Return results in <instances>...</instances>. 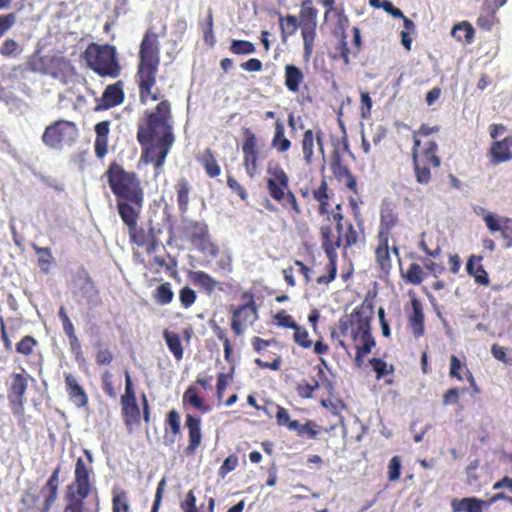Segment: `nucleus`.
<instances>
[{
	"label": "nucleus",
	"mask_w": 512,
	"mask_h": 512,
	"mask_svg": "<svg viewBox=\"0 0 512 512\" xmlns=\"http://www.w3.org/2000/svg\"><path fill=\"white\" fill-rule=\"evenodd\" d=\"M58 317L60 318V320L62 322V327H63V330L66 335L71 334V332L75 331L74 325L71 322V320L69 319V317L66 313V310L63 306H61L58 311Z\"/></svg>",
	"instance_id": "obj_59"
},
{
	"label": "nucleus",
	"mask_w": 512,
	"mask_h": 512,
	"mask_svg": "<svg viewBox=\"0 0 512 512\" xmlns=\"http://www.w3.org/2000/svg\"><path fill=\"white\" fill-rule=\"evenodd\" d=\"M237 458L234 456L227 457L219 469V474L225 476L227 473L233 471L237 466Z\"/></svg>",
	"instance_id": "obj_62"
},
{
	"label": "nucleus",
	"mask_w": 512,
	"mask_h": 512,
	"mask_svg": "<svg viewBox=\"0 0 512 512\" xmlns=\"http://www.w3.org/2000/svg\"><path fill=\"white\" fill-rule=\"evenodd\" d=\"M138 83H139V95L142 103L146 102V99L150 97L153 101L159 99L158 92L152 91L153 86L156 83V74H153V80L151 83L146 82L144 76L142 74L137 73Z\"/></svg>",
	"instance_id": "obj_23"
},
{
	"label": "nucleus",
	"mask_w": 512,
	"mask_h": 512,
	"mask_svg": "<svg viewBox=\"0 0 512 512\" xmlns=\"http://www.w3.org/2000/svg\"><path fill=\"white\" fill-rule=\"evenodd\" d=\"M106 175L117 201H143V189L135 173L127 172L119 164L112 163L106 171Z\"/></svg>",
	"instance_id": "obj_2"
},
{
	"label": "nucleus",
	"mask_w": 512,
	"mask_h": 512,
	"mask_svg": "<svg viewBox=\"0 0 512 512\" xmlns=\"http://www.w3.org/2000/svg\"><path fill=\"white\" fill-rule=\"evenodd\" d=\"M438 150V145L434 141H429L424 150V157L427 164H431L434 167H439L441 165L440 158L436 155Z\"/></svg>",
	"instance_id": "obj_38"
},
{
	"label": "nucleus",
	"mask_w": 512,
	"mask_h": 512,
	"mask_svg": "<svg viewBox=\"0 0 512 512\" xmlns=\"http://www.w3.org/2000/svg\"><path fill=\"white\" fill-rule=\"evenodd\" d=\"M298 28V20L293 15H287L284 22L281 23L282 33L294 34Z\"/></svg>",
	"instance_id": "obj_52"
},
{
	"label": "nucleus",
	"mask_w": 512,
	"mask_h": 512,
	"mask_svg": "<svg viewBox=\"0 0 512 512\" xmlns=\"http://www.w3.org/2000/svg\"><path fill=\"white\" fill-rule=\"evenodd\" d=\"M109 121H101L95 125V154L98 158H103L107 153L108 134H109Z\"/></svg>",
	"instance_id": "obj_14"
},
{
	"label": "nucleus",
	"mask_w": 512,
	"mask_h": 512,
	"mask_svg": "<svg viewBox=\"0 0 512 512\" xmlns=\"http://www.w3.org/2000/svg\"><path fill=\"white\" fill-rule=\"evenodd\" d=\"M173 296L171 284L168 282L159 285L156 289L157 301L162 305L169 304L173 300Z\"/></svg>",
	"instance_id": "obj_36"
},
{
	"label": "nucleus",
	"mask_w": 512,
	"mask_h": 512,
	"mask_svg": "<svg viewBox=\"0 0 512 512\" xmlns=\"http://www.w3.org/2000/svg\"><path fill=\"white\" fill-rule=\"evenodd\" d=\"M401 474V459L398 456L392 457L388 465V479L396 481Z\"/></svg>",
	"instance_id": "obj_43"
},
{
	"label": "nucleus",
	"mask_w": 512,
	"mask_h": 512,
	"mask_svg": "<svg viewBox=\"0 0 512 512\" xmlns=\"http://www.w3.org/2000/svg\"><path fill=\"white\" fill-rule=\"evenodd\" d=\"M331 169L337 177H344L349 175L351 171L349 168L342 164L339 151L334 149L331 161Z\"/></svg>",
	"instance_id": "obj_37"
},
{
	"label": "nucleus",
	"mask_w": 512,
	"mask_h": 512,
	"mask_svg": "<svg viewBox=\"0 0 512 512\" xmlns=\"http://www.w3.org/2000/svg\"><path fill=\"white\" fill-rule=\"evenodd\" d=\"M353 322L357 325V330L360 332L361 337L372 335L371 333V315H364L362 308H356L351 314Z\"/></svg>",
	"instance_id": "obj_21"
},
{
	"label": "nucleus",
	"mask_w": 512,
	"mask_h": 512,
	"mask_svg": "<svg viewBox=\"0 0 512 512\" xmlns=\"http://www.w3.org/2000/svg\"><path fill=\"white\" fill-rule=\"evenodd\" d=\"M246 139L243 143L242 150L244 153V163L246 166L247 173L250 177H253V172L249 167V161H252L253 170L256 168L258 152L256 150V136L249 128L244 130Z\"/></svg>",
	"instance_id": "obj_11"
},
{
	"label": "nucleus",
	"mask_w": 512,
	"mask_h": 512,
	"mask_svg": "<svg viewBox=\"0 0 512 512\" xmlns=\"http://www.w3.org/2000/svg\"><path fill=\"white\" fill-rule=\"evenodd\" d=\"M413 313L409 318L410 326L415 337H421L424 334V313L421 302L414 298L411 301Z\"/></svg>",
	"instance_id": "obj_17"
},
{
	"label": "nucleus",
	"mask_w": 512,
	"mask_h": 512,
	"mask_svg": "<svg viewBox=\"0 0 512 512\" xmlns=\"http://www.w3.org/2000/svg\"><path fill=\"white\" fill-rule=\"evenodd\" d=\"M14 13L0 15V38L15 24Z\"/></svg>",
	"instance_id": "obj_50"
},
{
	"label": "nucleus",
	"mask_w": 512,
	"mask_h": 512,
	"mask_svg": "<svg viewBox=\"0 0 512 512\" xmlns=\"http://www.w3.org/2000/svg\"><path fill=\"white\" fill-rule=\"evenodd\" d=\"M512 145V138L506 137L503 140L495 141L491 147L490 153L494 163L507 162L512 159L510 146Z\"/></svg>",
	"instance_id": "obj_16"
},
{
	"label": "nucleus",
	"mask_w": 512,
	"mask_h": 512,
	"mask_svg": "<svg viewBox=\"0 0 512 512\" xmlns=\"http://www.w3.org/2000/svg\"><path fill=\"white\" fill-rule=\"evenodd\" d=\"M274 318L277 320V325L284 328H296L297 323L293 320L292 316L287 314L284 310L279 311L274 315Z\"/></svg>",
	"instance_id": "obj_46"
},
{
	"label": "nucleus",
	"mask_w": 512,
	"mask_h": 512,
	"mask_svg": "<svg viewBox=\"0 0 512 512\" xmlns=\"http://www.w3.org/2000/svg\"><path fill=\"white\" fill-rule=\"evenodd\" d=\"M484 221L486 223L487 228L492 233L498 232L502 228L498 222L497 216L493 213H486L484 216Z\"/></svg>",
	"instance_id": "obj_64"
},
{
	"label": "nucleus",
	"mask_w": 512,
	"mask_h": 512,
	"mask_svg": "<svg viewBox=\"0 0 512 512\" xmlns=\"http://www.w3.org/2000/svg\"><path fill=\"white\" fill-rule=\"evenodd\" d=\"M363 344L356 345V350L360 353L368 354L371 352L372 348L376 345L375 339L372 335L361 337Z\"/></svg>",
	"instance_id": "obj_60"
},
{
	"label": "nucleus",
	"mask_w": 512,
	"mask_h": 512,
	"mask_svg": "<svg viewBox=\"0 0 512 512\" xmlns=\"http://www.w3.org/2000/svg\"><path fill=\"white\" fill-rule=\"evenodd\" d=\"M318 388L319 382L314 379L313 383L299 384L297 387V392L302 398H311L312 393Z\"/></svg>",
	"instance_id": "obj_49"
},
{
	"label": "nucleus",
	"mask_w": 512,
	"mask_h": 512,
	"mask_svg": "<svg viewBox=\"0 0 512 512\" xmlns=\"http://www.w3.org/2000/svg\"><path fill=\"white\" fill-rule=\"evenodd\" d=\"M189 192L190 185L185 178H182L177 183V202L179 209L182 212L187 210V205L189 203Z\"/></svg>",
	"instance_id": "obj_28"
},
{
	"label": "nucleus",
	"mask_w": 512,
	"mask_h": 512,
	"mask_svg": "<svg viewBox=\"0 0 512 512\" xmlns=\"http://www.w3.org/2000/svg\"><path fill=\"white\" fill-rule=\"evenodd\" d=\"M185 424L189 432V445L186 447L185 453L187 455H191L194 454L195 450L201 443V421L199 418H196L189 414L186 416Z\"/></svg>",
	"instance_id": "obj_12"
},
{
	"label": "nucleus",
	"mask_w": 512,
	"mask_h": 512,
	"mask_svg": "<svg viewBox=\"0 0 512 512\" xmlns=\"http://www.w3.org/2000/svg\"><path fill=\"white\" fill-rule=\"evenodd\" d=\"M267 172L271 175L267 179L269 193L276 201H281L285 196L284 189L288 186V176L280 167L269 166Z\"/></svg>",
	"instance_id": "obj_8"
},
{
	"label": "nucleus",
	"mask_w": 512,
	"mask_h": 512,
	"mask_svg": "<svg viewBox=\"0 0 512 512\" xmlns=\"http://www.w3.org/2000/svg\"><path fill=\"white\" fill-rule=\"evenodd\" d=\"M191 278L193 282L199 286H201L203 289H205L207 292H212L216 286L219 284L218 281L213 279L209 274L203 272V271H195L191 274Z\"/></svg>",
	"instance_id": "obj_27"
},
{
	"label": "nucleus",
	"mask_w": 512,
	"mask_h": 512,
	"mask_svg": "<svg viewBox=\"0 0 512 512\" xmlns=\"http://www.w3.org/2000/svg\"><path fill=\"white\" fill-rule=\"evenodd\" d=\"M181 508L184 512H198L196 497L192 490L187 493L185 500L181 502Z\"/></svg>",
	"instance_id": "obj_57"
},
{
	"label": "nucleus",
	"mask_w": 512,
	"mask_h": 512,
	"mask_svg": "<svg viewBox=\"0 0 512 512\" xmlns=\"http://www.w3.org/2000/svg\"><path fill=\"white\" fill-rule=\"evenodd\" d=\"M65 384L70 400L77 407L86 406L88 403V396L72 374H65Z\"/></svg>",
	"instance_id": "obj_13"
},
{
	"label": "nucleus",
	"mask_w": 512,
	"mask_h": 512,
	"mask_svg": "<svg viewBox=\"0 0 512 512\" xmlns=\"http://www.w3.org/2000/svg\"><path fill=\"white\" fill-rule=\"evenodd\" d=\"M256 312L257 311H256V307L254 305V302H250V303L240 306L234 312L233 319L231 322V328L233 329V331L237 335H240L243 333L242 325H241L240 321L236 319L237 317H239L242 313H245L244 318L247 319L250 315H256Z\"/></svg>",
	"instance_id": "obj_25"
},
{
	"label": "nucleus",
	"mask_w": 512,
	"mask_h": 512,
	"mask_svg": "<svg viewBox=\"0 0 512 512\" xmlns=\"http://www.w3.org/2000/svg\"><path fill=\"white\" fill-rule=\"evenodd\" d=\"M451 35L458 41L470 43L474 37V29L468 22H462L452 28Z\"/></svg>",
	"instance_id": "obj_26"
},
{
	"label": "nucleus",
	"mask_w": 512,
	"mask_h": 512,
	"mask_svg": "<svg viewBox=\"0 0 512 512\" xmlns=\"http://www.w3.org/2000/svg\"><path fill=\"white\" fill-rule=\"evenodd\" d=\"M113 512H131L130 505L126 500L125 492L115 494L112 500Z\"/></svg>",
	"instance_id": "obj_41"
},
{
	"label": "nucleus",
	"mask_w": 512,
	"mask_h": 512,
	"mask_svg": "<svg viewBox=\"0 0 512 512\" xmlns=\"http://www.w3.org/2000/svg\"><path fill=\"white\" fill-rule=\"evenodd\" d=\"M171 115L168 100L161 101L153 112H146V121L138 124L137 140L142 146H148L142 158L153 162L160 169L174 143L172 126L168 123Z\"/></svg>",
	"instance_id": "obj_1"
},
{
	"label": "nucleus",
	"mask_w": 512,
	"mask_h": 512,
	"mask_svg": "<svg viewBox=\"0 0 512 512\" xmlns=\"http://www.w3.org/2000/svg\"><path fill=\"white\" fill-rule=\"evenodd\" d=\"M381 8L394 18H404L403 12L399 8L395 7L389 0H383Z\"/></svg>",
	"instance_id": "obj_61"
},
{
	"label": "nucleus",
	"mask_w": 512,
	"mask_h": 512,
	"mask_svg": "<svg viewBox=\"0 0 512 512\" xmlns=\"http://www.w3.org/2000/svg\"><path fill=\"white\" fill-rule=\"evenodd\" d=\"M461 503L462 509L467 512H482V507L486 504L485 501L477 498H464Z\"/></svg>",
	"instance_id": "obj_44"
},
{
	"label": "nucleus",
	"mask_w": 512,
	"mask_h": 512,
	"mask_svg": "<svg viewBox=\"0 0 512 512\" xmlns=\"http://www.w3.org/2000/svg\"><path fill=\"white\" fill-rule=\"evenodd\" d=\"M202 164L210 177H217L220 175L221 169L217 164L210 150L202 157Z\"/></svg>",
	"instance_id": "obj_33"
},
{
	"label": "nucleus",
	"mask_w": 512,
	"mask_h": 512,
	"mask_svg": "<svg viewBox=\"0 0 512 512\" xmlns=\"http://www.w3.org/2000/svg\"><path fill=\"white\" fill-rule=\"evenodd\" d=\"M78 301L89 306H95L98 303V292L94 286V283L89 279L85 278L80 281L79 290L76 292Z\"/></svg>",
	"instance_id": "obj_15"
},
{
	"label": "nucleus",
	"mask_w": 512,
	"mask_h": 512,
	"mask_svg": "<svg viewBox=\"0 0 512 512\" xmlns=\"http://www.w3.org/2000/svg\"><path fill=\"white\" fill-rule=\"evenodd\" d=\"M35 343L36 341L31 336H25L20 342L17 343L16 351L18 353L28 355L32 352V348Z\"/></svg>",
	"instance_id": "obj_51"
},
{
	"label": "nucleus",
	"mask_w": 512,
	"mask_h": 512,
	"mask_svg": "<svg viewBox=\"0 0 512 512\" xmlns=\"http://www.w3.org/2000/svg\"><path fill=\"white\" fill-rule=\"evenodd\" d=\"M139 58L137 73L142 74L146 82L151 83L160 63V48L156 33L146 32L140 44Z\"/></svg>",
	"instance_id": "obj_4"
},
{
	"label": "nucleus",
	"mask_w": 512,
	"mask_h": 512,
	"mask_svg": "<svg viewBox=\"0 0 512 512\" xmlns=\"http://www.w3.org/2000/svg\"><path fill=\"white\" fill-rule=\"evenodd\" d=\"M369 362L373 370L376 372L378 379L384 377L388 373L387 363L384 360L380 358H372Z\"/></svg>",
	"instance_id": "obj_56"
},
{
	"label": "nucleus",
	"mask_w": 512,
	"mask_h": 512,
	"mask_svg": "<svg viewBox=\"0 0 512 512\" xmlns=\"http://www.w3.org/2000/svg\"><path fill=\"white\" fill-rule=\"evenodd\" d=\"M314 147V135L312 130L305 131L302 140V149L307 164L311 163Z\"/></svg>",
	"instance_id": "obj_35"
},
{
	"label": "nucleus",
	"mask_w": 512,
	"mask_h": 512,
	"mask_svg": "<svg viewBox=\"0 0 512 512\" xmlns=\"http://www.w3.org/2000/svg\"><path fill=\"white\" fill-rule=\"evenodd\" d=\"M303 78L304 75L300 68L293 64L285 66V85L289 91L298 92Z\"/></svg>",
	"instance_id": "obj_18"
},
{
	"label": "nucleus",
	"mask_w": 512,
	"mask_h": 512,
	"mask_svg": "<svg viewBox=\"0 0 512 512\" xmlns=\"http://www.w3.org/2000/svg\"><path fill=\"white\" fill-rule=\"evenodd\" d=\"M317 424L313 421H308L306 424H300L297 420L289 423V430L297 431L300 436L307 435L310 439H315L318 431L315 429Z\"/></svg>",
	"instance_id": "obj_29"
},
{
	"label": "nucleus",
	"mask_w": 512,
	"mask_h": 512,
	"mask_svg": "<svg viewBox=\"0 0 512 512\" xmlns=\"http://www.w3.org/2000/svg\"><path fill=\"white\" fill-rule=\"evenodd\" d=\"M78 137V129L74 122L57 120L46 127L42 142L49 148L62 150L63 147L72 146Z\"/></svg>",
	"instance_id": "obj_5"
},
{
	"label": "nucleus",
	"mask_w": 512,
	"mask_h": 512,
	"mask_svg": "<svg viewBox=\"0 0 512 512\" xmlns=\"http://www.w3.org/2000/svg\"><path fill=\"white\" fill-rule=\"evenodd\" d=\"M255 50V45L246 40H232L230 45V51L236 55L252 54Z\"/></svg>",
	"instance_id": "obj_32"
},
{
	"label": "nucleus",
	"mask_w": 512,
	"mask_h": 512,
	"mask_svg": "<svg viewBox=\"0 0 512 512\" xmlns=\"http://www.w3.org/2000/svg\"><path fill=\"white\" fill-rule=\"evenodd\" d=\"M69 504L65 507L64 512H84L83 500L81 497L77 499L73 492L68 494Z\"/></svg>",
	"instance_id": "obj_53"
},
{
	"label": "nucleus",
	"mask_w": 512,
	"mask_h": 512,
	"mask_svg": "<svg viewBox=\"0 0 512 512\" xmlns=\"http://www.w3.org/2000/svg\"><path fill=\"white\" fill-rule=\"evenodd\" d=\"M163 337L167 347L172 352L174 357L177 360H181L183 358L184 350L181 344L180 336L175 332L165 330Z\"/></svg>",
	"instance_id": "obj_24"
},
{
	"label": "nucleus",
	"mask_w": 512,
	"mask_h": 512,
	"mask_svg": "<svg viewBox=\"0 0 512 512\" xmlns=\"http://www.w3.org/2000/svg\"><path fill=\"white\" fill-rule=\"evenodd\" d=\"M413 165L417 182L428 184L431 179L430 169L427 166H420L415 152L413 153Z\"/></svg>",
	"instance_id": "obj_34"
},
{
	"label": "nucleus",
	"mask_w": 512,
	"mask_h": 512,
	"mask_svg": "<svg viewBox=\"0 0 512 512\" xmlns=\"http://www.w3.org/2000/svg\"><path fill=\"white\" fill-rule=\"evenodd\" d=\"M124 99V92L122 89V82L118 81L115 84L108 85L101 97L102 104L96 107V110L108 109L119 105Z\"/></svg>",
	"instance_id": "obj_10"
},
{
	"label": "nucleus",
	"mask_w": 512,
	"mask_h": 512,
	"mask_svg": "<svg viewBox=\"0 0 512 512\" xmlns=\"http://www.w3.org/2000/svg\"><path fill=\"white\" fill-rule=\"evenodd\" d=\"M143 202L144 200L140 202H136L135 200L117 201L118 214L121 220L128 227L130 234L135 230L137 226V221L143 207Z\"/></svg>",
	"instance_id": "obj_7"
},
{
	"label": "nucleus",
	"mask_w": 512,
	"mask_h": 512,
	"mask_svg": "<svg viewBox=\"0 0 512 512\" xmlns=\"http://www.w3.org/2000/svg\"><path fill=\"white\" fill-rule=\"evenodd\" d=\"M22 53V48L18 42L11 38L5 39L0 46V54L3 57H17Z\"/></svg>",
	"instance_id": "obj_31"
},
{
	"label": "nucleus",
	"mask_w": 512,
	"mask_h": 512,
	"mask_svg": "<svg viewBox=\"0 0 512 512\" xmlns=\"http://www.w3.org/2000/svg\"><path fill=\"white\" fill-rule=\"evenodd\" d=\"M227 185L233 192H236L242 200H245L248 197L245 188L230 175L227 177Z\"/></svg>",
	"instance_id": "obj_58"
},
{
	"label": "nucleus",
	"mask_w": 512,
	"mask_h": 512,
	"mask_svg": "<svg viewBox=\"0 0 512 512\" xmlns=\"http://www.w3.org/2000/svg\"><path fill=\"white\" fill-rule=\"evenodd\" d=\"M122 412L125 416V423L130 426L132 423H138L140 417V409L137 405H130L128 407H122Z\"/></svg>",
	"instance_id": "obj_40"
},
{
	"label": "nucleus",
	"mask_w": 512,
	"mask_h": 512,
	"mask_svg": "<svg viewBox=\"0 0 512 512\" xmlns=\"http://www.w3.org/2000/svg\"><path fill=\"white\" fill-rule=\"evenodd\" d=\"M507 348L493 344L491 347V353L493 357L507 365H512V357L507 356Z\"/></svg>",
	"instance_id": "obj_47"
},
{
	"label": "nucleus",
	"mask_w": 512,
	"mask_h": 512,
	"mask_svg": "<svg viewBox=\"0 0 512 512\" xmlns=\"http://www.w3.org/2000/svg\"><path fill=\"white\" fill-rule=\"evenodd\" d=\"M32 248L39 256L38 264L41 271L47 274L49 272V266L53 260L51 249L49 247H39L36 244H32Z\"/></svg>",
	"instance_id": "obj_30"
},
{
	"label": "nucleus",
	"mask_w": 512,
	"mask_h": 512,
	"mask_svg": "<svg viewBox=\"0 0 512 512\" xmlns=\"http://www.w3.org/2000/svg\"><path fill=\"white\" fill-rule=\"evenodd\" d=\"M180 302L185 308L190 307L196 300V293L188 286L183 287L179 292Z\"/></svg>",
	"instance_id": "obj_45"
},
{
	"label": "nucleus",
	"mask_w": 512,
	"mask_h": 512,
	"mask_svg": "<svg viewBox=\"0 0 512 512\" xmlns=\"http://www.w3.org/2000/svg\"><path fill=\"white\" fill-rule=\"evenodd\" d=\"M28 387V376L20 373H13L10 376L8 400L16 407V411L24 410L25 392Z\"/></svg>",
	"instance_id": "obj_6"
},
{
	"label": "nucleus",
	"mask_w": 512,
	"mask_h": 512,
	"mask_svg": "<svg viewBox=\"0 0 512 512\" xmlns=\"http://www.w3.org/2000/svg\"><path fill=\"white\" fill-rule=\"evenodd\" d=\"M422 268L420 265L416 263H412L406 273V280L407 282L413 284V285H419L422 282Z\"/></svg>",
	"instance_id": "obj_42"
},
{
	"label": "nucleus",
	"mask_w": 512,
	"mask_h": 512,
	"mask_svg": "<svg viewBox=\"0 0 512 512\" xmlns=\"http://www.w3.org/2000/svg\"><path fill=\"white\" fill-rule=\"evenodd\" d=\"M203 35L205 42L210 44V46H213L215 43V38L213 34V15L211 9L208 11L207 26L203 29Z\"/></svg>",
	"instance_id": "obj_48"
},
{
	"label": "nucleus",
	"mask_w": 512,
	"mask_h": 512,
	"mask_svg": "<svg viewBox=\"0 0 512 512\" xmlns=\"http://www.w3.org/2000/svg\"><path fill=\"white\" fill-rule=\"evenodd\" d=\"M271 146L278 152H285L291 147V141L285 137V127L281 120L275 122V132Z\"/></svg>",
	"instance_id": "obj_19"
},
{
	"label": "nucleus",
	"mask_w": 512,
	"mask_h": 512,
	"mask_svg": "<svg viewBox=\"0 0 512 512\" xmlns=\"http://www.w3.org/2000/svg\"><path fill=\"white\" fill-rule=\"evenodd\" d=\"M327 183L322 181L319 188L314 191V198L321 204V206L327 205L328 194H327Z\"/></svg>",
	"instance_id": "obj_63"
},
{
	"label": "nucleus",
	"mask_w": 512,
	"mask_h": 512,
	"mask_svg": "<svg viewBox=\"0 0 512 512\" xmlns=\"http://www.w3.org/2000/svg\"><path fill=\"white\" fill-rule=\"evenodd\" d=\"M90 470L85 465L82 458H78L75 465V483L77 484L76 493L82 499H85L91 490L89 481Z\"/></svg>",
	"instance_id": "obj_9"
},
{
	"label": "nucleus",
	"mask_w": 512,
	"mask_h": 512,
	"mask_svg": "<svg viewBox=\"0 0 512 512\" xmlns=\"http://www.w3.org/2000/svg\"><path fill=\"white\" fill-rule=\"evenodd\" d=\"M88 67L102 77L116 78L120 74V65L117 61L116 48L109 44L99 45L92 43L85 53Z\"/></svg>",
	"instance_id": "obj_3"
},
{
	"label": "nucleus",
	"mask_w": 512,
	"mask_h": 512,
	"mask_svg": "<svg viewBox=\"0 0 512 512\" xmlns=\"http://www.w3.org/2000/svg\"><path fill=\"white\" fill-rule=\"evenodd\" d=\"M376 256H377L378 262H379L382 270L390 269L391 263H390V256H389V252H388V247L387 246L384 249L379 247L376 250Z\"/></svg>",
	"instance_id": "obj_55"
},
{
	"label": "nucleus",
	"mask_w": 512,
	"mask_h": 512,
	"mask_svg": "<svg viewBox=\"0 0 512 512\" xmlns=\"http://www.w3.org/2000/svg\"><path fill=\"white\" fill-rule=\"evenodd\" d=\"M59 472H60V468L57 467L52 472L51 476L49 477V479L45 485V488L49 489V494L46 497V499L44 501V506H43V510L45 512H47L51 508V506L57 499V491H58V485H59Z\"/></svg>",
	"instance_id": "obj_20"
},
{
	"label": "nucleus",
	"mask_w": 512,
	"mask_h": 512,
	"mask_svg": "<svg viewBox=\"0 0 512 512\" xmlns=\"http://www.w3.org/2000/svg\"><path fill=\"white\" fill-rule=\"evenodd\" d=\"M167 423L173 434L180 433V415L176 410H171L168 412Z\"/></svg>",
	"instance_id": "obj_54"
},
{
	"label": "nucleus",
	"mask_w": 512,
	"mask_h": 512,
	"mask_svg": "<svg viewBox=\"0 0 512 512\" xmlns=\"http://www.w3.org/2000/svg\"><path fill=\"white\" fill-rule=\"evenodd\" d=\"M293 330V339L299 346L303 348H310L312 346V341L310 340L308 331L305 328L297 324V327L293 328Z\"/></svg>",
	"instance_id": "obj_39"
},
{
	"label": "nucleus",
	"mask_w": 512,
	"mask_h": 512,
	"mask_svg": "<svg viewBox=\"0 0 512 512\" xmlns=\"http://www.w3.org/2000/svg\"><path fill=\"white\" fill-rule=\"evenodd\" d=\"M138 83H139V95L142 103L146 102V99L150 97L153 101L159 99L158 92L152 91L153 86L156 83V74H153V80L151 83L146 82L144 76L142 74L137 73Z\"/></svg>",
	"instance_id": "obj_22"
}]
</instances>
